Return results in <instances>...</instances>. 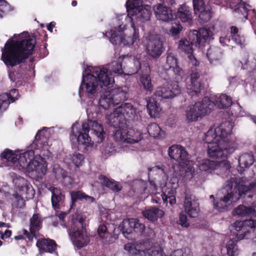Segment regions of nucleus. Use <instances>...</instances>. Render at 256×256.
I'll return each instance as SVG.
<instances>
[{
    "label": "nucleus",
    "mask_w": 256,
    "mask_h": 256,
    "mask_svg": "<svg viewBox=\"0 0 256 256\" xmlns=\"http://www.w3.org/2000/svg\"><path fill=\"white\" fill-rule=\"evenodd\" d=\"M114 83L112 74H109L107 68L104 67H94L91 74H88L86 76H82V79L79 88V94L85 89L87 96L94 99L98 96V87H107L112 98L114 106L126 100L128 98V94L126 90L122 88H109Z\"/></svg>",
    "instance_id": "obj_1"
},
{
    "label": "nucleus",
    "mask_w": 256,
    "mask_h": 256,
    "mask_svg": "<svg viewBox=\"0 0 256 256\" xmlns=\"http://www.w3.org/2000/svg\"><path fill=\"white\" fill-rule=\"evenodd\" d=\"M36 44V40L32 38L22 40H11L6 44V48L2 52L1 60L8 68L20 64L18 73L22 74L25 70L34 67V58L30 60L28 68L24 62L32 54Z\"/></svg>",
    "instance_id": "obj_2"
},
{
    "label": "nucleus",
    "mask_w": 256,
    "mask_h": 256,
    "mask_svg": "<svg viewBox=\"0 0 256 256\" xmlns=\"http://www.w3.org/2000/svg\"><path fill=\"white\" fill-rule=\"evenodd\" d=\"M233 126L234 122L228 120L222 122L214 130L212 128L209 129V136L211 135L213 139L212 142H209L210 158H225L234 151V144L228 138Z\"/></svg>",
    "instance_id": "obj_3"
},
{
    "label": "nucleus",
    "mask_w": 256,
    "mask_h": 256,
    "mask_svg": "<svg viewBox=\"0 0 256 256\" xmlns=\"http://www.w3.org/2000/svg\"><path fill=\"white\" fill-rule=\"evenodd\" d=\"M256 188V177L254 180L249 178L233 177L225 183L224 188L228 192L223 198L214 202V206L220 211L225 209L232 202H234L246 194Z\"/></svg>",
    "instance_id": "obj_4"
},
{
    "label": "nucleus",
    "mask_w": 256,
    "mask_h": 256,
    "mask_svg": "<svg viewBox=\"0 0 256 256\" xmlns=\"http://www.w3.org/2000/svg\"><path fill=\"white\" fill-rule=\"evenodd\" d=\"M110 74L114 73L118 75H132L142 71L150 72V68L146 61L133 56H124L119 57L116 61L112 62L108 66Z\"/></svg>",
    "instance_id": "obj_5"
},
{
    "label": "nucleus",
    "mask_w": 256,
    "mask_h": 256,
    "mask_svg": "<svg viewBox=\"0 0 256 256\" xmlns=\"http://www.w3.org/2000/svg\"><path fill=\"white\" fill-rule=\"evenodd\" d=\"M86 218L81 214H75L72 216L69 234L74 246L78 248L86 246L90 242V238L84 226Z\"/></svg>",
    "instance_id": "obj_6"
},
{
    "label": "nucleus",
    "mask_w": 256,
    "mask_h": 256,
    "mask_svg": "<svg viewBox=\"0 0 256 256\" xmlns=\"http://www.w3.org/2000/svg\"><path fill=\"white\" fill-rule=\"evenodd\" d=\"M34 150L30 145L26 152L19 155L17 162L22 168L28 172H35L38 174H44L47 166L44 164L34 160Z\"/></svg>",
    "instance_id": "obj_7"
},
{
    "label": "nucleus",
    "mask_w": 256,
    "mask_h": 256,
    "mask_svg": "<svg viewBox=\"0 0 256 256\" xmlns=\"http://www.w3.org/2000/svg\"><path fill=\"white\" fill-rule=\"evenodd\" d=\"M190 41L186 38H182L178 44V48L188 54L193 53L192 45L200 48L204 46L208 39V28H200L198 30H194L190 34Z\"/></svg>",
    "instance_id": "obj_8"
},
{
    "label": "nucleus",
    "mask_w": 256,
    "mask_h": 256,
    "mask_svg": "<svg viewBox=\"0 0 256 256\" xmlns=\"http://www.w3.org/2000/svg\"><path fill=\"white\" fill-rule=\"evenodd\" d=\"M208 97L205 96L202 100L189 106L186 110V117L189 122L196 121L198 118L205 116L208 110Z\"/></svg>",
    "instance_id": "obj_9"
},
{
    "label": "nucleus",
    "mask_w": 256,
    "mask_h": 256,
    "mask_svg": "<svg viewBox=\"0 0 256 256\" xmlns=\"http://www.w3.org/2000/svg\"><path fill=\"white\" fill-rule=\"evenodd\" d=\"M181 92V89L176 82H167L157 88L154 95L162 99L172 98Z\"/></svg>",
    "instance_id": "obj_10"
},
{
    "label": "nucleus",
    "mask_w": 256,
    "mask_h": 256,
    "mask_svg": "<svg viewBox=\"0 0 256 256\" xmlns=\"http://www.w3.org/2000/svg\"><path fill=\"white\" fill-rule=\"evenodd\" d=\"M164 50V44L160 36H151L146 47L147 54L152 58L157 59L161 56Z\"/></svg>",
    "instance_id": "obj_11"
},
{
    "label": "nucleus",
    "mask_w": 256,
    "mask_h": 256,
    "mask_svg": "<svg viewBox=\"0 0 256 256\" xmlns=\"http://www.w3.org/2000/svg\"><path fill=\"white\" fill-rule=\"evenodd\" d=\"M88 132H86L84 129L83 123L82 125V128L76 127V124H74L72 126L70 137L72 139H76L78 144L84 145L86 146H92L93 142H92Z\"/></svg>",
    "instance_id": "obj_12"
},
{
    "label": "nucleus",
    "mask_w": 256,
    "mask_h": 256,
    "mask_svg": "<svg viewBox=\"0 0 256 256\" xmlns=\"http://www.w3.org/2000/svg\"><path fill=\"white\" fill-rule=\"evenodd\" d=\"M150 246L149 242H144L142 244L137 245L136 248V256H163V250L159 246H153L148 248Z\"/></svg>",
    "instance_id": "obj_13"
},
{
    "label": "nucleus",
    "mask_w": 256,
    "mask_h": 256,
    "mask_svg": "<svg viewBox=\"0 0 256 256\" xmlns=\"http://www.w3.org/2000/svg\"><path fill=\"white\" fill-rule=\"evenodd\" d=\"M166 70H172L176 76L175 78L178 77H182L184 74L183 70L178 64V60L172 52H167L166 62L164 66Z\"/></svg>",
    "instance_id": "obj_14"
},
{
    "label": "nucleus",
    "mask_w": 256,
    "mask_h": 256,
    "mask_svg": "<svg viewBox=\"0 0 256 256\" xmlns=\"http://www.w3.org/2000/svg\"><path fill=\"white\" fill-rule=\"evenodd\" d=\"M194 10L198 15V21L201 25L206 26L208 22V9L204 0H192Z\"/></svg>",
    "instance_id": "obj_15"
},
{
    "label": "nucleus",
    "mask_w": 256,
    "mask_h": 256,
    "mask_svg": "<svg viewBox=\"0 0 256 256\" xmlns=\"http://www.w3.org/2000/svg\"><path fill=\"white\" fill-rule=\"evenodd\" d=\"M185 212L190 217L196 218L200 212V204L194 196L186 194L184 202Z\"/></svg>",
    "instance_id": "obj_16"
},
{
    "label": "nucleus",
    "mask_w": 256,
    "mask_h": 256,
    "mask_svg": "<svg viewBox=\"0 0 256 256\" xmlns=\"http://www.w3.org/2000/svg\"><path fill=\"white\" fill-rule=\"evenodd\" d=\"M246 226H250V228L252 229L253 227L256 226V222L255 224L253 220L246 219V220L242 221L236 220L232 226V227L233 228V229H230L231 231H232L234 230H236L238 232L242 230V233L235 234L234 232V233L237 237L238 240H240L244 238H246L247 235L249 234V231L246 230Z\"/></svg>",
    "instance_id": "obj_17"
},
{
    "label": "nucleus",
    "mask_w": 256,
    "mask_h": 256,
    "mask_svg": "<svg viewBox=\"0 0 256 256\" xmlns=\"http://www.w3.org/2000/svg\"><path fill=\"white\" fill-rule=\"evenodd\" d=\"M178 186L177 184L173 183L170 186H166L164 191L160 194L163 202L167 206L174 207L176 204V188Z\"/></svg>",
    "instance_id": "obj_18"
},
{
    "label": "nucleus",
    "mask_w": 256,
    "mask_h": 256,
    "mask_svg": "<svg viewBox=\"0 0 256 256\" xmlns=\"http://www.w3.org/2000/svg\"><path fill=\"white\" fill-rule=\"evenodd\" d=\"M83 126L86 132L91 130L93 134L97 136V142H102L104 138L105 132L102 126L96 120H88L83 122Z\"/></svg>",
    "instance_id": "obj_19"
},
{
    "label": "nucleus",
    "mask_w": 256,
    "mask_h": 256,
    "mask_svg": "<svg viewBox=\"0 0 256 256\" xmlns=\"http://www.w3.org/2000/svg\"><path fill=\"white\" fill-rule=\"evenodd\" d=\"M232 104V99L225 94L218 97L216 96L209 93V110L212 106L218 108H226Z\"/></svg>",
    "instance_id": "obj_20"
},
{
    "label": "nucleus",
    "mask_w": 256,
    "mask_h": 256,
    "mask_svg": "<svg viewBox=\"0 0 256 256\" xmlns=\"http://www.w3.org/2000/svg\"><path fill=\"white\" fill-rule=\"evenodd\" d=\"M170 157L178 162L184 163L188 160V154L184 148L180 146L173 145L169 148Z\"/></svg>",
    "instance_id": "obj_21"
},
{
    "label": "nucleus",
    "mask_w": 256,
    "mask_h": 256,
    "mask_svg": "<svg viewBox=\"0 0 256 256\" xmlns=\"http://www.w3.org/2000/svg\"><path fill=\"white\" fill-rule=\"evenodd\" d=\"M18 182L17 186L20 197L27 200L32 199L34 196L35 191L31 184L23 178L18 180Z\"/></svg>",
    "instance_id": "obj_22"
},
{
    "label": "nucleus",
    "mask_w": 256,
    "mask_h": 256,
    "mask_svg": "<svg viewBox=\"0 0 256 256\" xmlns=\"http://www.w3.org/2000/svg\"><path fill=\"white\" fill-rule=\"evenodd\" d=\"M171 7L162 4H159L154 6V10L158 20L168 22L174 19V15L170 10Z\"/></svg>",
    "instance_id": "obj_23"
},
{
    "label": "nucleus",
    "mask_w": 256,
    "mask_h": 256,
    "mask_svg": "<svg viewBox=\"0 0 256 256\" xmlns=\"http://www.w3.org/2000/svg\"><path fill=\"white\" fill-rule=\"evenodd\" d=\"M116 112L120 113L126 122L138 118L136 108L130 103L122 104L116 108Z\"/></svg>",
    "instance_id": "obj_24"
},
{
    "label": "nucleus",
    "mask_w": 256,
    "mask_h": 256,
    "mask_svg": "<svg viewBox=\"0 0 256 256\" xmlns=\"http://www.w3.org/2000/svg\"><path fill=\"white\" fill-rule=\"evenodd\" d=\"M174 15V19H179L182 22H188L190 25L192 22L191 8L186 4L180 5L178 11Z\"/></svg>",
    "instance_id": "obj_25"
},
{
    "label": "nucleus",
    "mask_w": 256,
    "mask_h": 256,
    "mask_svg": "<svg viewBox=\"0 0 256 256\" xmlns=\"http://www.w3.org/2000/svg\"><path fill=\"white\" fill-rule=\"evenodd\" d=\"M200 74L196 70H192L190 74L191 84L188 88V93L192 96L198 95L204 88L203 84L198 80Z\"/></svg>",
    "instance_id": "obj_26"
},
{
    "label": "nucleus",
    "mask_w": 256,
    "mask_h": 256,
    "mask_svg": "<svg viewBox=\"0 0 256 256\" xmlns=\"http://www.w3.org/2000/svg\"><path fill=\"white\" fill-rule=\"evenodd\" d=\"M49 190L52 192L51 202L52 208L56 210L60 208L65 200V195L62 190L57 187L51 186Z\"/></svg>",
    "instance_id": "obj_27"
},
{
    "label": "nucleus",
    "mask_w": 256,
    "mask_h": 256,
    "mask_svg": "<svg viewBox=\"0 0 256 256\" xmlns=\"http://www.w3.org/2000/svg\"><path fill=\"white\" fill-rule=\"evenodd\" d=\"M36 246L41 254L44 252L53 253L56 250L57 244L53 240L42 238L37 241Z\"/></svg>",
    "instance_id": "obj_28"
},
{
    "label": "nucleus",
    "mask_w": 256,
    "mask_h": 256,
    "mask_svg": "<svg viewBox=\"0 0 256 256\" xmlns=\"http://www.w3.org/2000/svg\"><path fill=\"white\" fill-rule=\"evenodd\" d=\"M48 134L42 130H39L35 136V139L30 144L31 148L34 150H40L48 145Z\"/></svg>",
    "instance_id": "obj_29"
},
{
    "label": "nucleus",
    "mask_w": 256,
    "mask_h": 256,
    "mask_svg": "<svg viewBox=\"0 0 256 256\" xmlns=\"http://www.w3.org/2000/svg\"><path fill=\"white\" fill-rule=\"evenodd\" d=\"M71 198L70 208H72L78 201H82L92 203L94 202V198L86 194L82 190H72L70 192Z\"/></svg>",
    "instance_id": "obj_30"
},
{
    "label": "nucleus",
    "mask_w": 256,
    "mask_h": 256,
    "mask_svg": "<svg viewBox=\"0 0 256 256\" xmlns=\"http://www.w3.org/2000/svg\"><path fill=\"white\" fill-rule=\"evenodd\" d=\"M98 179L102 186L108 188L114 192H118L122 189L120 184L113 179H110L103 174H100Z\"/></svg>",
    "instance_id": "obj_31"
},
{
    "label": "nucleus",
    "mask_w": 256,
    "mask_h": 256,
    "mask_svg": "<svg viewBox=\"0 0 256 256\" xmlns=\"http://www.w3.org/2000/svg\"><path fill=\"white\" fill-rule=\"evenodd\" d=\"M150 186H148V183L144 181H140L138 184V193L147 194H152L155 193L158 189V186L155 182L152 180H148Z\"/></svg>",
    "instance_id": "obj_32"
},
{
    "label": "nucleus",
    "mask_w": 256,
    "mask_h": 256,
    "mask_svg": "<svg viewBox=\"0 0 256 256\" xmlns=\"http://www.w3.org/2000/svg\"><path fill=\"white\" fill-rule=\"evenodd\" d=\"M108 122L111 126L115 128L124 127L127 126V123L120 113L116 112V108L112 114H110L108 120Z\"/></svg>",
    "instance_id": "obj_33"
},
{
    "label": "nucleus",
    "mask_w": 256,
    "mask_h": 256,
    "mask_svg": "<svg viewBox=\"0 0 256 256\" xmlns=\"http://www.w3.org/2000/svg\"><path fill=\"white\" fill-rule=\"evenodd\" d=\"M142 214L144 218L152 222L157 220L158 218H160L164 215V210L156 206H152L144 210Z\"/></svg>",
    "instance_id": "obj_34"
},
{
    "label": "nucleus",
    "mask_w": 256,
    "mask_h": 256,
    "mask_svg": "<svg viewBox=\"0 0 256 256\" xmlns=\"http://www.w3.org/2000/svg\"><path fill=\"white\" fill-rule=\"evenodd\" d=\"M232 214L234 216H238L240 217L250 218V219H251L255 215L256 210L252 207L240 205L234 210Z\"/></svg>",
    "instance_id": "obj_35"
},
{
    "label": "nucleus",
    "mask_w": 256,
    "mask_h": 256,
    "mask_svg": "<svg viewBox=\"0 0 256 256\" xmlns=\"http://www.w3.org/2000/svg\"><path fill=\"white\" fill-rule=\"evenodd\" d=\"M152 14L151 8L149 6H142V8L136 10V12L134 14V18H138L141 22H145L150 18Z\"/></svg>",
    "instance_id": "obj_36"
},
{
    "label": "nucleus",
    "mask_w": 256,
    "mask_h": 256,
    "mask_svg": "<svg viewBox=\"0 0 256 256\" xmlns=\"http://www.w3.org/2000/svg\"><path fill=\"white\" fill-rule=\"evenodd\" d=\"M126 142L130 144H134L140 141L142 138V133L140 131L133 128H126Z\"/></svg>",
    "instance_id": "obj_37"
},
{
    "label": "nucleus",
    "mask_w": 256,
    "mask_h": 256,
    "mask_svg": "<svg viewBox=\"0 0 256 256\" xmlns=\"http://www.w3.org/2000/svg\"><path fill=\"white\" fill-rule=\"evenodd\" d=\"M142 0H128L126 2V8L128 12V16L133 20L134 14L142 6Z\"/></svg>",
    "instance_id": "obj_38"
},
{
    "label": "nucleus",
    "mask_w": 256,
    "mask_h": 256,
    "mask_svg": "<svg viewBox=\"0 0 256 256\" xmlns=\"http://www.w3.org/2000/svg\"><path fill=\"white\" fill-rule=\"evenodd\" d=\"M98 234L101 240L104 244H108L112 242V234L108 231L106 226L104 224H100L98 228Z\"/></svg>",
    "instance_id": "obj_39"
},
{
    "label": "nucleus",
    "mask_w": 256,
    "mask_h": 256,
    "mask_svg": "<svg viewBox=\"0 0 256 256\" xmlns=\"http://www.w3.org/2000/svg\"><path fill=\"white\" fill-rule=\"evenodd\" d=\"M149 134L156 138H162L164 136V132L162 130L156 122L151 123L147 127Z\"/></svg>",
    "instance_id": "obj_40"
},
{
    "label": "nucleus",
    "mask_w": 256,
    "mask_h": 256,
    "mask_svg": "<svg viewBox=\"0 0 256 256\" xmlns=\"http://www.w3.org/2000/svg\"><path fill=\"white\" fill-rule=\"evenodd\" d=\"M146 107L151 117L157 116L161 110L158 103L152 98H150L148 100Z\"/></svg>",
    "instance_id": "obj_41"
},
{
    "label": "nucleus",
    "mask_w": 256,
    "mask_h": 256,
    "mask_svg": "<svg viewBox=\"0 0 256 256\" xmlns=\"http://www.w3.org/2000/svg\"><path fill=\"white\" fill-rule=\"evenodd\" d=\"M30 230L33 234L42 228V220L39 214H34L30 218Z\"/></svg>",
    "instance_id": "obj_42"
},
{
    "label": "nucleus",
    "mask_w": 256,
    "mask_h": 256,
    "mask_svg": "<svg viewBox=\"0 0 256 256\" xmlns=\"http://www.w3.org/2000/svg\"><path fill=\"white\" fill-rule=\"evenodd\" d=\"M150 72L142 71L140 74L141 75L140 82L144 90L146 92H151L153 90V86L150 75Z\"/></svg>",
    "instance_id": "obj_43"
},
{
    "label": "nucleus",
    "mask_w": 256,
    "mask_h": 256,
    "mask_svg": "<svg viewBox=\"0 0 256 256\" xmlns=\"http://www.w3.org/2000/svg\"><path fill=\"white\" fill-rule=\"evenodd\" d=\"M134 218H126L120 224L119 228L124 235L128 234L134 232Z\"/></svg>",
    "instance_id": "obj_44"
},
{
    "label": "nucleus",
    "mask_w": 256,
    "mask_h": 256,
    "mask_svg": "<svg viewBox=\"0 0 256 256\" xmlns=\"http://www.w3.org/2000/svg\"><path fill=\"white\" fill-rule=\"evenodd\" d=\"M98 100L100 106L104 110H108L114 104L108 90L104 89V92L100 95Z\"/></svg>",
    "instance_id": "obj_45"
},
{
    "label": "nucleus",
    "mask_w": 256,
    "mask_h": 256,
    "mask_svg": "<svg viewBox=\"0 0 256 256\" xmlns=\"http://www.w3.org/2000/svg\"><path fill=\"white\" fill-rule=\"evenodd\" d=\"M250 6L246 3L240 2H236V4H233L232 8L234 9L236 12L242 14L246 19L248 18V12L249 10Z\"/></svg>",
    "instance_id": "obj_46"
},
{
    "label": "nucleus",
    "mask_w": 256,
    "mask_h": 256,
    "mask_svg": "<svg viewBox=\"0 0 256 256\" xmlns=\"http://www.w3.org/2000/svg\"><path fill=\"white\" fill-rule=\"evenodd\" d=\"M254 162V156L252 154L245 153L242 154L238 159V164L242 168H248Z\"/></svg>",
    "instance_id": "obj_47"
},
{
    "label": "nucleus",
    "mask_w": 256,
    "mask_h": 256,
    "mask_svg": "<svg viewBox=\"0 0 256 256\" xmlns=\"http://www.w3.org/2000/svg\"><path fill=\"white\" fill-rule=\"evenodd\" d=\"M133 33L132 36H128L123 33V44L124 46H130L133 44L137 40H139V32L136 29L134 24H132Z\"/></svg>",
    "instance_id": "obj_48"
},
{
    "label": "nucleus",
    "mask_w": 256,
    "mask_h": 256,
    "mask_svg": "<svg viewBox=\"0 0 256 256\" xmlns=\"http://www.w3.org/2000/svg\"><path fill=\"white\" fill-rule=\"evenodd\" d=\"M107 36L109 38L110 41L114 44H123V33L116 30H111L108 32Z\"/></svg>",
    "instance_id": "obj_49"
},
{
    "label": "nucleus",
    "mask_w": 256,
    "mask_h": 256,
    "mask_svg": "<svg viewBox=\"0 0 256 256\" xmlns=\"http://www.w3.org/2000/svg\"><path fill=\"white\" fill-rule=\"evenodd\" d=\"M194 168L190 166H184L180 168L179 175L184 180H190L193 177Z\"/></svg>",
    "instance_id": "obj_50"
},
{
    "label": "nucleus",
    "mask_w": 256,
    "mask_h": 256,
    "mask_svg": "<svg viewBox=\"0 0 256 256\" xmlns=\"http://www.w3.org/2000/svg\"><path fill=\"white\" fill-rule=\"evenodd\" d=\"M226 249L228 256H236L239 254L236 240H230L226 244Z\"/></svg>",
    "instance_id": "obj_51"
},
{
    "label": "nucleus",
    "mask_w": 256,
    "mask_h": 256,
    "mask_svg": "<svg viewBox=\"0 0 256 256\" xmlns=\"http://www.w3.org/2000/svg\"><path fill=\"white\" fill-rule=\"evenodd\" d=\"M126 127L115 128L114 130L113 137L116 142H126Z\"/></svg>",
    "instance_id": "obj_52"
},
{
    "label": "nucleus",
    "mask_w": 256,
    "mask_h": 256,
    "mask_svg": "<svg viewBox=\"0 0 256 256\" xmlns=\"http://www.w3.org/2000/svg\"><path fill=\"white\" fill-rule=\"evenodd\" d=\"M18 156L14 154L12 150L6 149L1 154L2 159H5L7 161L12 162L15 164L17 162Z\"/></svg>",
    "instance_id": "obj_53"
},
{
    "label": "nucleus",
    "mask_w": 256,
    "mask_h": 256,
    "mask_svg": "<svg viewBox=\"0 0 256 256\" xmlns=\"http://www.w3.org/2000/svg\"><path fill=\"white\" fill-rule=\"evenodd\" d=\"M10 5L5 0H0V18H2L12 10Z\"/></svg>",
    "instance_id": "obj_54"
},
{
    "label": "nucleus",
    "mask_w": 256,
    "mask_h": 256,
    "mask_svg": "<svg viewBox=\"0 0 256 256\" xmlns=\"http://www.w3.org/2000/svg\"><path fill=\"white\" fill-rule=\"evenodd\" d=\"M70 156L72 162L76 167H79L84 160V155L80 153L74 152Z\"/></svg>",
    "instance_id": "obj_55"
},
{
    "label": "nucleus",
    "mask_w": 256,
    "mask_h": 256,
    "mask_svg": "<svg viewBox=\"0 0 256 256\" xmlns=\"http://www.w3.org/2000/svg\"><path fill=\"white\" fill-rule=\"evenodd\" d=\"M232 114L236 116H244V112L242 110V107L239 104L236 103L232 104L230 108Z\"/></svg>",
    "instance_id": "obj_56"
},
{
    "label": "nucleus",
    "mask_w": 256,
    "mask_h": 256,
    "mask_svg": "<svg viewBox=\"0 0 256 256\" xmlns=\"http://www.w3.org/2000/svg\"><path fill=\"white\" fill-rule=\"evenodd\" d=\"M4 96H6L5 98L10 102V104L14 102L19 97L18 91L17 89L14 88L11 90L8 94L4 95Z\"/></svg>",
    "instance_id": "obj_57"
},
{
    "label": "nucleus",
    "mask_w": 256,
    "mask_h": 256,
    "mask_svg": "<svg viewBox=\"0 0 256 256\" xmlns=\"http://www.w3.org/2000/svg\"><path fill=\"white\" fill-rule=\"evenodd\" d=\"M135 226H134V232L139 235H142L145 230V226L140 222L139 220L134 218Z\"/></svg>",
    "instance_id": "obj_58"
},
{
    "label": "nucleus",
    "mask_w": 256,
    "mask_h": 256,
    "mask_svg": "<svg viewBox=\"0 0 256 256\" xmlns=\"http://www.w3.org/2000/svg\"><path fill=\"white\" fill-rule=\"evenodd\" d=\"M178 224L185 228H188L189 226V223L188 222V216L184 212L180 213Z\"/></svg>",
    "instance_id": "obj_59"
},
{
    "label": "nucleus",
    "mask_w": 256,
    "mask_h": 256,
    "mask_svg": "<svg viewBox=\"0 0 256 256\" xmlns=\"http://www.w3.org/2000/svg\"><path fill=\"white\" fill-rule=\"evenodd\" d=\"M230 168V164L228 160H226L221 161L218 160V169L225 171L229 170Z\"/></svg>",
    "instance_id": "obj_60"
},
{
    "label": "nucleus",
    "mask_w": 256,
    "mask_h": 256,
    "mask_svg": "<svg viewBox=\"0 0 256 256\" xmlns=\"http://www.w3.org/2000/svg\"><path fill=\"white\" fill-rule=\"evenodd\" d=\"M4 97V95H0V112L4 111L10 104V102Z\"/></svg>",
    "instance_id": "obj_61"
},
{
    "label": "nucleus",
    "mask_w": 256,
    "mask_h": 256,
    "mask_svg": "<svg viewBox=\"0 0 256 256\" xmlns=\"http://www.w3.org/2000/svg\"><path fill=\"white\" fill-rule=\"evenodd\" d=\"M182 29V27L180 24L172 26L170 28V33L172 36H175L180 33Z\"/></svg>",
    "instance_id": "obj_62"
},
{
    "label": "nucleus",
    "mask_w": 256,
    "mask_h": 256,
    "mask_svg": "<svg viewBox=\"0 0 256 256\" xmlns=\"http://www.w3.org/2000/svg\"><path fill=\"white\" fill-rule=\"evenodd\" d=\"M198 166L200 170L202 172H206L208 170V159L202 160L201 162H198Z\"/></svg>",
    "instance_id": "obj_63"
},
{
    "label": "nucleus",
    "mask_w": 256,
    "mask_h": 256,
    "mask_svg": "<svg viewBox=\"0 0 256 256\" xmlns=\"http://www.w3.org/2000/svg\"><path fill=\"white\" fill-rule=\"evenodd\" d=\"M12 232L10 230H6L4 232L0 231V236L2 240L6 241L7 239L10 238Z\"/></svg>",
    "instance_id": "obj_64"
}]
</instances>
